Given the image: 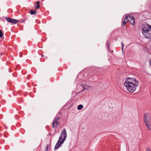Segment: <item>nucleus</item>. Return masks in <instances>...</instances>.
<instances>
[{"label": "nucleus", "instance_id": "obj_16", "mask_svg": "<svg viewBox=\"0 0 151 151\" xmlns=\"http://www.w3.org/2000/svg\"><path fill=\"white\" fill-rule=\"evenodd\" d=\"M146 151H151V150H150V149H149V148H147L146 149Z\"/></svg>", "mask_w": 151, "mask_h": 151}, {"label": "nucleus", "instance_id": "obj_15", "mask_svg": "<svg viewBox=\"0 0 151 151\" xmlns=\"http://www.w3.org/2000/svg\"><path fill=\"white\" fill-rule=\"evenodd\" d=\"M124 44L122 42V50L123 51L124 49Z\"/></svg>", "mask_w": 151, "mask_h": 151}, {"label": "nucleus", "instance_id": "obj_12", "mask_svg": "<svg viewBox=\"0 0 151 151\" xmlns=\"http://www.w3.org/2000/svg\"><path fill=\"white\" fill-rule=\"evenodd\" d=\"M39 3V1H37L36 2L37 6H36L35 7L37 9H38L40 7Z\"/></svg>", "mask_w": 151, "mask_h": 151}, {"label": "nucleus", "instance_id": "obj_11", "mask_svg": "<svg viewBox=\"0 0 151 151\" xmlns=\"http://www.w3.org/2000/svg\"><path fill=\"white\" fill-rule=\"evenodd\" d=\"M83 106L82 104H80V105L78 106H77V109L78 110H80L81 109H83Z\"/></svg>", "mask_w": 151, "mask_h": 151}, {"label": "nucleus", "instance_id": "obj_14", "mask_svg": "<svg viewBox=\"0 0 151 151\" xmlns=\"http://www.w3.org/2000/svg\"><path fill=\"white\" fill-rule=\"evenodd\" d=\"M3 35V34L2 32L0 30V37H1Z\"/></svg>", "mask_w": 151, "mask_h": 151}, {"label": "nucleus", "instance_id": "obj_9", "mask_svg": "<svg viewBox=\"0 0 151 151\" xmlns=\"http://www.w3.org/2000/svg\"><path fill=\"white\" fill-rule=\"evenodd\" d=\"M129 15L127 16L126 18L124 19L123 21V24L124 25L127 22L130 21V20L129 19Z\"/></svg>", "mask_w": 151, "mask_h": 151}, {"label": "nucleus", "instance_id": "obj_2", "mask_svg": "<svg viewBox=\"0 0 151 151\" xmlns=\"http://www.w3.org/2000/svg\"><path fill=\"white\" fill-rule=\"evenodd\" d=\"M142 32L145 37L151 39V25L147 23L143 24L142 27Z\"/></svg>", "mask_w": 151, "mask_h": 151}, {"label": "nucleus", "instance_id": "obj_8", "mask_svg": "<svg viewBox=\"0 0 151 151\" xmlns=\"http://www.w3.org/2000/svg\"><path fill=\"white\" fill-rule=\"evenodd\" d=\"M129 19L130 20V22L132 25H134L135 23V19L133 17H132L130 15L129 17Z\"/></svg>", "mask_w": 151, "mask_h": 151}, {"label": "nucleus", "instance_id": "obj_13", "mask_svg": "<svg viewBox=\"0 0 151 151\" xmlns=\"http://www.w3.org/2000/svg\"><path fill=\"white\" fill-rule=\"evenodd\" d=\"M36 12V11H32V10L31 11H30V13L31 14H35Z\"/></svg>", "mask_w": 151, "mask_h": 151}, {"label": "nucleus", "instance_id": "obj_10", "mask_svg": "<svg viewBox=\"0 0 151 151\" xmlns=\"http://www.w3.org/2000/svg\"><path fill=\"white\" fill-rule=\"evenodd\" d=\"M83 88L84 89L86 90H91V88L90 86L86 85L83 86Z\"/></svg>", "mask_w": 151, "mask_h": 151}, {"label": "nucleus", "instance_id": "obj_3", "mask_svg": "<svg viewBox=\"0 0 151 151\" xmlns=\"http://www.w3.org/2000/svg\"><path fill=\"white\" fill-rule=\"evenodd\" d=\"M148 115V114H146L144 116L145 122L148 129L151 130V118Z\"/></svg>", "mask_w": 151, "mask_h": 151}, {"label": "nucleus", "instance_id": "obj_17", "mask_svg": "<svg viewBox=\"0 0 151 151\" xmlns=\"http://www.w3.org/2000/svg\"><path fill=\"white\" fill-rule=\"evenodd\" d=\"M48 145H47V148H46V150H48Z\"/></svg>", "mask_w": 151, "mask_h": 151}, {"label": "nucleus", "instance_id": "obj_6", "mask_svg": "<svg viewBox=\"0 0 151 151\" xmlns=\"http://www.w3.org/2000/svg\"><path fill=\"white\" fill-rule=\"evenodd\" d=\"M64 142H62L61 140H59V139L57 143L56 144L55 148L54 150H55L58 149L61 146V145L63 144Z\"/></svg>", "mask_w": 151, "mask_h": 151}, {"label": "nucleus", "instance_id": "obj_19", "mask_svg": "<svg viewBox=\"0 0 151 151\" xmlns=\"http://www.w3.org/2000/svg\"><path fill=\"white\" fill-rule=\"evenodd\" d=\"M43 56V55H42V56Z\"/></svg>", "mask_w": 151, "mask_h": 151}, {"label": "nucleus", "instance_id": "obj_7", "mask_svg": "<svg viewBox=\"0 0 151 151\" xmlns=\"http://www.w3.org/2000/svg\"><path fill=\"white\" fill-rule=\"evenodd\" d=\"M7 21L8 22H9L10 23H12L14 24H16L18 23V21L15 19H12L10 18H7Z\"/></svg>", "mask_w": 151, "mask_h": 151}, {"label": "nucleus", "instance_id": "obj_4", "mask_svg": "<svg viewBox=\"0 0 151 151\" xmlns=\"http://www.w3.org/2000/svg\"><path fill=\"white\" fill-rule=\"evenodd\" d=\"M67 137L66 130L65 129H63L59 138V140H61L62 142H64Z\"/></svg>", "mask_w": 151, "mask_h": 151}, {"label": "nucleus", "instance_id": "obj_5", "mask_svg": "<svg viewBox=\"0 0 151 151\" xmlns=\"http://www.w3.org/2000/svg\"><path fill=\"white\" fill-rule=\"evenodd\" d=\"M59 118V117L57 118H55L52 122V127L56 128L59 125V123L58 122V120Z\"/></svg>", "mask_w": 151, "mask_h": 151}, {"label": "nucleus", "instance_id": "obj_18", "mask_svg": "<svg viewBox=\"0 0 151 151\" xmlns=\"http://www.w3.org/2000/svg\"><path fill=\"white\" fill-rule=\"evenodd\" d=\"M150 64L151 65V60L150 61Z\"/></svg>", "mask_w": 151, "mask_h": 151}, {"label": "nucleus", "instance_id": "obj_1", "mask_svg": "<svg viewBox=\"0 0 151 151\" xmlns=\"http://www.w3.org/2000/svg\"><path fill=\"white\" fill-rule=\"evenodd\" d=\"M124 85L130 92H134L139 85V82L135 78L128 77L125 80Z\"/></svg>", "mask_w": 151, "mask_h": 151}]
</instances>
